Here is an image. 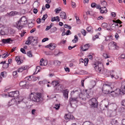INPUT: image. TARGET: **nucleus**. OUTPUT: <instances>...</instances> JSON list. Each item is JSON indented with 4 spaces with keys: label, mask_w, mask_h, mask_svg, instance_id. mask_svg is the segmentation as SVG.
Segmentation results:
<instances>
[{
    "label": "nucleus",
    "mask_w": 125,
    "mask_h": 125,
    "mask_svg": "<svg viewBox=\"0 0 125 125\" xmlns=\"http://www.w3.org/2000/svg\"><path fill=\"white\" fill-rule=\"evenodd\" d=\"M95 70L98 73L104 74L106 75H109L108 74L109 73V71H107L106 70L104 69L103 64L99 61L95 62L93 64Z\"/></svg>",
    "instance_id": "f257e3e1"
},
{
    "label": "nucleus",
    "mask_w": 125,
    "mask_h": 125,
    "mask_svg": "<svg viewBox=\"0 0 125 125\" xmlns=\"http://www.w3.org/2000/svg\"><path fill=\"white\" fill-rule=\"evenodd\" d=\"M42 97V94L41 93H31L29 96V98L32 101L40 102Z\"/></svg>",
    "instance_id": "f03ea898"
},
{
    "label": "nucleus",
    "mask_w": 125,
    "mask_h": 125,
    "mask_svg": "<svg viewBox=\"0 0 125 125\" xmlns=\"http://www.w3.org/2000/svg\"><path fill=\"white\" fill-rule=\"evenodd\" d=\"M103 88V92L105 94H108L110 92V90H112L114 88L113 84L112 83H105L104 84Z\"/></svg>",
    "instance_id": "7ed1b4c3"
},
{
    "label": "nucleus",
    "mask_w": 125,
    "mask_h": 125,
    "mask_svg": "<svg viewBox=\"0 0 125 125\" xmlns=\"http://www.w3.org/2000/svg\"><path fill=\"white\" fill-rule=\"evenodd\" d=\"M80 98V97H73L72 96L70 97L69 100V102L71 106L73 107V105L79 102V99Z\"/></svg>",
    "instance_id": "20e7f679"
},
{
    "label": "nucleus",
    "mask_w": 125,
    "mask_h": 125,
    "mask_svg": "<svg viewBox=\"0 0 125 125\" xmlns=\"http://www.w3.org/2000/svg\"><path fill=\"white\" fill-rule=\"evenodd\" d=\"M97 101L95 98H93L89 101V104L92 107H96L97 106Z\"/></svg>",
    "instance_id": "39448f33"
},
{
    "label": "nucleus",
    "mask_w": 125,
    "mask_h": 125,
    "mask_svg": "<svg viewBox=\"0 0 125 125\" xmlns=\"http://www.w3.org/2000/svg\"><path fill=\"white\" fill-rule=\"evenodd\" d=\"M27 24L20 20L18 21L17 23H16L17 28L20 30L24 27V26Z\"/></svg>",
    "instance_id": "423d86ee"
},
{
    "label": "nucleus",
    "mask_w": 125,
    "mask_h": 125,
    "mask_svg": "<svg viewBox=\"0 0 125 125\" xmlns=\"http://www.w3.org/2000/svg\"><path fill=\"white\" fill-rule=\"evenodd\" d=\"M9 96L10 97H16L19 95V91L16 90L10 92L8 94Z\"/></svg>",
    "instance_id": "0eeeda50"
},
{
    "label": "nucleus",
    "mask_w": 125,
    "mask_h": 125,
    "mask_svg": "<svg viewBox=\"0 0 125 125\" xmlns=\"http://www.w3.org/2000/svg\"><path fill=\"white\" fill-rule=\"evenodd\" d=\"M19 13L18 12L15 11H12L9 13H7L6 15L8 17H10L14 16Z\"/></svg>",
    "instance_id": "6e6552de"
},
{
    "label": "nucleus",
    "mask_w": 125,
    "mask_h": 125,
    "mask_svg": "<svg viewBox=\"0 0 125 125\" xmlns=\"http://www.w3.org/2000/svg\"><path fill=\"white\" fill-rule=\"evenodd\" d=\"M117 89H116L115 90L113 91H112L110 93V95L113 97H116L118 96L119 94V92H117Z\"/></svg>",
    "instance_id": "1a4fd4ad"
},
{
    "label": "nucleus",
    "mask_w": 125,
    "mask_h": 125,
    "mask_svg": "<svg viewBox=\"0 0 125 125\" xmlns=\"http://www.w3.org/2000/svg\"><path fill=\"white\" fill-rule=\"evenodd\" d=\"M13 41V40L10 38H9L7 39H3L2 40V42L4 44H10Z\"/></svg>",
    "instance_id": "9d476101"
},
{
    "label": "nucleus",
    "mask_w": 125,
    "mask_h": 125,
    "mask_svg": "<svg viewBox=\"0 0 125 125\" xmlns=\"http://www.w3.org/2000/svg\"><path fill=\"white\" fill-rule=\"evenodd\" d=\"M90 46L89 44H87L84 45L83 47L82 46H81L80 47V48L81 50L82 51H85L88 49Z\"/></svg>",
    "instance_id": "9b49d317"
},
{
    "label": "nucleus",
    "mask_w": 125,
    "mask_h": 125,
    "mask_svg": "<svg viewBox=\"0 0 125 125\" xmlns=\"http://www.w3.org/2000/svg\"><path fill=\"white\" fill-rule=\"evenodd\" d=\"M65 118L66 120H73L74 119L73 116L70 114H66L65 116Z\"/></svg>",
    "instance_id": "f8f14e48"
},
{
    "label": "nucleus",
    "mask_w": 125,
    "mask_h": 125,
    "mask_svg": "<svg viewBox=\"0 0 125 125\" xmlns=\"http://www.w3.org/2000/svg\"><path fill=\"white\" fill-rule=\"evenodd\" d=\"M47 61L44 60L42 58L40 60V65L41 66H45L47 65Z\"/></svg>",
    "instance_id": "ddd939ff"
},
{
    "label": "nucleus",
    "mask_w": 125,
    "mask_h": 125,
    "mask_svg": "<svg viewBox=\"0 0 125 125\" xmlns=\"http://www.w3.org/2000/svg\"><path fill=\"white\" fill-rule=\"evenodd\" d=\"M27 82L25 81H21L19 83V85L21 86L22 87L24 88H25L26 86L27 85Z\"/></svg>",
    "instance_id": "4468645a"
},
{
    "label": "nucleus",
    "mask_w": 125,
    "mask_h": 125,
    "mask_svg": "<svg viewBox=\"0 0 125 125\" xmlns=\"http://www.w3.org/2000/svg\"><path fill=\"white\" fill-rule=\"evenodd\" d=\"M28 67L27 66H22L19 68L18 70H17L18 72H21L24 70H26L28 68Z\"/></svg>",
    "instance_id": "2eb2a0df"
},
{
    "label": "nucleus",
    "mask_w": 125,
    "mask_h": 125,
    "mask_svg": "<svg viewBox=\"0 0 125 125\" xmlns=\"http://www.w3.org/2000/svg\"><path fill=\"white\" fill-rule=\"evenodd\" d=\"M100 12L101 13H106L107 10L105 7H103L100 8Z\"/></svg>",
    "instance_id": "dca6fc26"
},
{
    "label": "nucleus",
    "mask_w": 125,
    "mask_h": 125,
    "mask_svg": "<svg viewBox=\"0 0 125 125\" xmlns=\"http://www.w3.org/2000/svg\"><path fill=\"white\" fill-rule=\"evenodd\" d=\"M33 38V37L32 36H30L28 37V40L26 41L25 44L27 45H29L31 44V41L32 40Z\"/></svg>",
    "instance_id": "f3484780"
},
{
    "label": "nucleus",
    "mask_w": 125,
    "mask_h": 125,
    "mask_svg": "<svg viewBox=\"0 0 125 125\" xmlns=\"http://www.w3.org/2000/svg\"><path fill=\"white\" fill-rule=\"evenodd\" d=\"M69 93V90L66 89L63 91V95L65 98L67 99L68 97V93Z\"/></svg>",
    "instance_id": "a211bd4d"
},
{
    "label": "nucleus",
    "mask_w": 125,
    "mask_h": 125,
    "mask_svg": "<svg viewBox=\"0 0 125 125\" xmlns=\"http://www.w3.org/2000/svg\"><path fill=\"white\" fill-rule=\"evenodd\" d=\"M60 17L62 19H66L67 18V16L65 12H61L60 13Z\"/></svg>",
    "instance_id": "6ab92c4d"
},
{
    "label": "nucleus",
    "mask_w": 125,
    "mask_h": 125,
    "mask_svg": "<svg viewBox=\"0 0 125 125\" xmlns=\"http://www.w3.org/2000/svg\"><path fill=\"white\" fill-rule=\"evenodd\" d=\"M20 21H22L26 24L27 23V19L25 16H23L20 19Z\"/></svg>",
    "instance_id": "aec40b11"
},
{
    "label": "nucleus",
    "mask_w": 125,
    "mask_h": 125,
    "mask_svg": "<svg viewBox=\"0 0 125 125\" xmlns=\"http://www.w3.org/2000/svg\"><path fill=\"white\" fill-rule=\"evenodd\" d=\"M31 44L33 46L36 45L37 44V39L34 38L33 37V40L31 41Z\"/></svg>",
    "instance_id": "412c9836"
},
{
    "label": "nucleus",
    "mask_w": 125,
    "mask_h": 125,
    "mask_svg": "<svg viewBox=\"0 0 125 125\" xmlns=\"http://www.w3.org/2000/svg\"><path fill=\"white\" fill-rule=\"evenodd\" d=\"M51 21L52 22L55 21H57V22H59L60 21V19H59V17L58 16H57L56 17H52Z\"/></svg>",
    "instance_id": "4be33fe9"
},
{
    "label": "nucleus",
    "mask_w": 125,
    "mask_h": 125,
    "mask_svg": "<svg viewBox=\"0 0 125 125\" xmlns=\"http://www.w3.org/2000/svg\"><path fill=\"white\" fill-rule=\"evenodd\" d=\"M0 63L2 64H3V68H7L9 66L8 64L6 63L5 61H2Z\"/></svg>",
    "instance_id": "5701e85b"
},
{
    "label": "nucleus",
    "mask_w": 125,
    "mask_h": 125,
    "mask_svg": "<svg viewBox=\"0 0 125 125\" xmlns=\"http://www.w3.org/2000/svg\"><path fill=\"white\" fill-rule=\"evenodd\" d=\"M15 60L17 62V63L18 64H20L23 61L22 60L21 61L20 59V57L19 56H17L16 57Z\"/></svg>",
    "instance_id": "b1692460"
},
{
    "label": "nucleus",
    "mask_w": 125,
    "mask_h": 125,
    "mask_svg": "<svg viewBox=\"0 0 125 125\" xmlns=\"http://www.w3.org/2000/svg\"><path fill=\"white\" fill-rule=\"evenodd\" d=\"M59 83V81H54L52 82V84L53 85L54 87L57 86H58Z\"/></svg>",
    "instance_id": "393cba45"
},
{
    "label": "nucleus",
    "mask_w": 125,
    "mask_h": 125,
    "mask_svg": "<svg viewBox=\"0 0 125 125\" xmlns=\"http://www.w3.org/2000/svg\"><path fill=\"white\" fill-rule=\"evenodd\" d=\"M63 88V85H62L59 84L57 87H56V88L59 92H60L62 91Z\"/></svg>",
    "instance_id": "a878e982"
},
{
    "label": "nucleus",
    "mask_w": 125,
    "mask_h": 125,
    "mask_svg": "<svg viewBox=\"0 0 125 125\" xmlns=\"http://www.w3.org/2000/svg\"><path fill=\"white\" fill-rule=\"evenodd\" d=\"M50 49L51 50H53L56 47V45L54 43H50Z\"/></svg>",
    "instance_id": "bb28decb"
},
{
    "label": "nucleus",
    "mask_w": 125,
    "mask_h": 125,
    "mask_svg": "<svg viewBox=\"0 0 125 125\" xmlns=\"http://www.w3.org/2000/svg\"><path fill=\"white\" fill-rule=\"evenodd\" d=\"M111 123L112 125H118V123L117 120L115 119L112 120Z\"/></svg>",
    "instance_id": "cd10ccee"
},
{
    "label": "nucleus",
    "mask_w": 125,
    "mask_h": 125,
    "mask_svg": "<svg viewBox=\"0 0 125 125\" xmlns=\"http://www.w3.org/2000/svg\"><path fill=\"white\" fill-rule=\"evenodd\" d=\"M86 30L88 32H90L91 33H92L93 32V28L91 26H89L87 27L86 28Z\"/></svg>",
    "instance_id": "c85d7f7f"
},
{
    "label": "nucleus",
    "mask_w": 125,
    "mask_h": 125,
    "mask_svg": "<svg viewBox=\"0 0 125 125\" xmlns=\"http://www.w3.org/2000/svg\"><path fill=\"white\" fill-rule=\"evenodd\" d=\"M111 29L114 30H116L118 29L117 27L115 25L114 23L112 24L111 26Z\"/></svg>",
    "instance_id": "c756f323"
},
{
    "label": "nucleus",
    "mask_w": 125,
    "mask_h": 125,
    "mask_svg": "<svg viewBox=\"0 0 125 125\" xmlns=\"http://www.w3.org/2000/svg\"><path fill=\"white\" fill-rule=\"evenodd\" d=\"M47 81L46 80L40 81L39 83V84L41 85H44L45 84H47Z\"/></svg>",
    "instance_id": "7c9ffc66"
},
{
    "label": "nucleus",
    "mask_w": 125,
    "mask_h": 125,
    "mask_svg": "<svg viewBox=\"0 0 125 125\" xmlns=\"http://www.w3.org/2000/svg\"><path fill=\"white\" fill-rule=\"evenodd\" d=\"M53 63L54 65L56 66L59 65L61 64L60 62L57 60L54 61L53 62Z\"/></svg>",
    "instance_id": "2f4dec72"
},
{
    "label": "nucleus",
    "mask_w": 125,
    "mask_h": 125,
    "mask_svg": "<svg viewBox=\"0 0 125 125\" xmlns=\"http://www.w3.org/2000/svg\"><path fill=\"white\" fill-rule=\"evenodd\" d=\"M17 71H14L12 73V74L14 78H17L18 76V74L17 73Z\"/></svg>",
    "instance_id": "473e14b6"
},
{
    "label": "nucleus",
    "mask_w": 125,
    "mask_h": 125,
    "mask_svg": "<svg viewBox=\"0 0 125 125\" xmlns=\"http://www.w3.org/2000/svg\"><path fill=\"white\" fill-rule=\"evenodd\" d=\"M26 0H17V2L19 4H23L25 2Z\"/></svg>",
    "instance_id": "72a5a7b5"
},
{
    "label": "nucleus",
    "mask_w": 125,
    "mask_h": 125,
    "mask_svg": "<svg viewBox=\"0 0 125 125\" xmlns=\"http://www.w3.org/2000/svg\"><path fill=\"white\" fill-rule=\"evenodd\" d=\"M14 100L13 99H11L9 102V104H8L9 106H10L14 104Z\"/></svg>",
    "instance_id": "f704fd0d"
},
{
    "label": "nucleus",
    "mask_w": 125,
    "mask_h": 125,
    "mask_svg": "<svg viewBox=\"0 0 125 125\" xmlns=\"http://www.w3.org/2000/svg\"><path fill=\"white\" fill-rule=\"evenodd\" d=\"M101 4L104 7H105L107 5V3L105 0L101 1Z\"/></svg>",
    "instance_id": "c9c22d12"
},
{
    "label": "nucleus",
    "mask_w": 125,
    "mask_h": 125,
    "mask_svg": "<svg viewBox=\"0 0 125 125\" xmlns=\"http://www.w3.org/2000/svg\"><path fill=\"white\" fill-rule=\"evenodd\" d=\"M34 24L32 22L28 23V26L29 28H31L34 26Z\"/></svg>",
    "instance_id": "e433bc0d"
},
{
    "label": "nucleus",
    "mask_w": 125,
    "mask_h": 125,
    "mask_svg": "<svg viewBox=\"0 0 125 125\" xmlns=\"http://www.w3.org/2000/svg\"><path fill=\"white\" fill-rule=\"evenodd\" d=\"M78 37L76 35H75L74 36V39L72 41V42L73 43H75L77 42L78 41Z\"/></svg>",
    "instance_id": "4c0bfd02"
},
{
    "label": "nucleus",
    "mask_w": 125,
    "mask_h": 125,
    "mask_svg": "<svg viewBox=\"0 0 125 125\" xmlns=\"http://www.w3.org/2000/svg\"><path fill=\"white\" fill-rule=\"evenodd\" d=\"M47 15L46 14H45L43 15L42 18V20L43 21V22H43L44 21L45 19L47 18Z\"/></svg>",
    "instance_id": "58836bf2"
},
{
    "label": "nucleus",
    "mask_w": 125,
    "mask_h": 125,
    "mask_svg": "<svg viewBox=\"0 0 125 125\" xmlns=\"http://www.w3.org/2000/svg\"><path fill=\"white\" fill-rule=\"evenodd\" d=\"M5 7L4 5H2L0 7V11L2 12L5 11Z\"/></svg>",
    "instance_id": "ea45409f"
},
{
    "label": "nucleus",
    "mask_w": 125,
    "mask_h": 125,
    "mask_svg": "<svg viewBox=\"0 0 125 125\" xmlns=\"http://www.w3.org/2000/svg\"><path fill=\"white\" fill-rule=\"evenodd\" d=\"M53 25V24L52 23H51L49 26H47L46 27V28L45 29V31H47L49 30L52 26Z\"/></svg>",
    "instance_id": "a19ab883"
},
{
    "label": "nucleus",
    "mask_w": 125,
    "mask_h": 125,
    "mask_svg": "<svg viewBox=\"0 0 125 125\" xmlns=\"http://www.w3.org/2000/svg\"><path fill=\"white\" fill-rule=\"evenodd\" d=\"M60 104H55V105L54 106V107L53 108H55L56 110H58L60 107Z\"/></svg>",
    "instance_id": "79ce46f5"
},
{
    "label": "nucleus",
    "mask_w": 125,
    "mask_h": 125,
    "mask_svg": "<svg viewBox=\"0 0 125 125\" xmlns=\"http://www.w3.org/2000/svg\"><path fill=\"white\" fill-rule=\"evenodd\" d=\"M92 124L89 121H86L83 122V125H91Z\"/></svg>",
    "instance_id": "37998d69"
},
{
    "label": "nucleus",
    "mask_w": 125,
    "mask_h": 125,
    "mask_svg": "<svg viewBox=\"0 0 125 125\" xmlns=\"http://www.w3.org/2000/svg\"><path fill=\"white\" fill-rule=\"evenodd\" d=\"M102 26L104 28H107L108 25L107 23H104L102 24Z\"/></svg>",
    "instance_id": "c03bdc74"
},
{
    "label": "nucleus",
    "mask_w": 125,
    "mask_h": 125,
    "mask_svg": "<svg viewBox=\"0 0 125 125\" xmlns=\"http://www.w3.org/2000/svg\"><path fill=\"white\" fill-rule=\"evenodd\" d=\"M31 77H33V76H29L28 77H26L25 78V80H27L28 81H31L32 80L31 79Z\"/></svg>",
    "instance_id": "a18cd8bd"
},
{
    "label": "nucleus",
    "mask_w": 125,
    "mask_h": 125,
    "mask_svg": "<svg viewBox=\"0 0 125 125\" xmlns=\"http://www.w3.org/2000/svg\"><path fill=\"white\" fill-rule=\"evenodd\" d=\"M113 21L114 22H116L117 23H119L120 24H121L122 23V22L119 19H118L116 21L113 20Z\"/></svg>",
    "instance_id": "49530a36"
},
{
    "label": "nucleus",
    "mask_w": 125,
    "mask_h": 125,
    "mask_svg": "<svg viewBox=\"0 0 125 125\" xmlns=\"http://www.w3.org/2000/svg\"><path fill=\"white\" fill-rule=\"evenodd\" d=\"M84 65L85 66H86L87 65L88 62L89 61V60L87 58H85L84 59Z\"/></svg>",
    "instance_id": "de8ad7c7"
},
{
    "label": "nucleus",
    "mask_w": 125,
    "mask_h": 125,
    "mask_svg": "<svg viewBox=\"0 0 125 125\" xmlns=\"http://www.w3.org/2000/svg\"><path fill=\"white\" fill-rule=\"evenodd\" d=\"M26 33L25 30H23L21 31V33H20L21 36V37H22L24 35V34Z\"/></svg>",
    "instance_id": "09e8293b"
},
{
    "label": "nucleus",
    "mask_w": 125,
    "mask_h": 125,
    "mask_svg": "<svg viewBox=\"0 0 125 125\" xmlns=\"http://www.w3.org/2000/svg\"><path fill=\"white\" fill-rule=\"evenodd\" d=\"M119 59H125V54H121L120 57H119Z\"/></svg>",
    "instance_id": "8fccbe9b"
},
{
    "label": "nucleus",
    "mask_w": 125,
    "mask_h": 125,
    "mask_svg": "<svg viewBox=\"0 0 125 125\" xmlns=\"http://www.w3.org/2000/svg\"><path fill=\"white\" fill-rule=\"evenodd\" d=\"M27 54L28 56L30 57H32V53L30 51L28 52L27 53Z\"/></svg>",
    "instance_id": "3c124183"
},
{
    "label": "nucleus",
    "mask_w": 125,
    "mask_h": 125,
    "mask_svg": "<svg viewBox=\"0 0 125 125\" xmlns=\"http://www.w3.org/2000/svg\"><path fill=\"white\" fill-rule=\"evenodd\" d=\"M92 95V93L91 94V93H89L86 94V96L88 98H89L91 97Z\"/></svg>",
    "instance_id": "603ef678"
},
{
    "label": "nucleus",
    "mask_w": 125,
    "mask_h": 125,
    "mask_svg": "<svg viewBox=\"0 0 125 125\" xmlns=\"http://www.w3.org/2000/svg\"><path fill=\"white\" fill-rule=\"evenodd\" d=\"M5 34L4 31H3L1 28H0V35H5Z\"/></svg>",
    "instance_id": "864d4df0"
},
{
    "label": "nucleus",
    "mask_w": 125,
    "mask_h": 125,
    "mask_svg": "<svg viewBox=\"0 0 125 125\" xmlns=\"http://www.w3.org/2000/svg\"><path fill=\"white\" fill-rule=\"evenodd\" d=\"M103 56L105 59L109 58L110 57L107 55V54L106 53H104L103 54Z\"/></svg>",
    "instance_id": "5fc2aeb1"
},
{
    "label": "nucleus",
    "mask_w": 125,
    "mask_h": 125,
    "mask_svg": "<svg viewBox=\"0 0 125 125\" xmlns=\"http://www.w3.org/2000/svg\"><path fill=\"white\" fill-rule=\"evenodd\" d=\"M5 16L2 15L0 17V20L1 21H3L5 20Z\"/></svg>",
    "instance_id": "6e6d98bb"
},
{
    "label": "nucleus",
    "mask_w": 125,
    "mask_h": 125,
    "mask_svg": "<svg viewBox=\"0 0 125 125\" xmlns=\"http://www.w3.org/2000/svg\"><path fill=\"white\" fill-rule=\"evenodd\" d=\"M96 6V4L95 3L93 2L92 3L91 5V7L92 8H94Z\"/></svg>",
    "instance_id": "4d7b16f0"
},
{
    "label": "nucleus",
    "mask_w": 125,
    "mask_h": 125,
    "mask_svg": "<svg viewBox=\"0 0 125 125\" xmlns=\"http://www.w3.org/2000/svg\"><path fill=\"white\" fill-rule=\"evenodd\" d=\"M122 88V87L121 89H120V90H121V91H122V92L123 93H125V85L123 87V89Z\"/></svg>",
    "instance_id": "13d9d810"
},
{
    "label": "nucleus",
    "mask_w": 125,
    "mask_h": 125,
    "mask_svg": "<svg viewBox=\"0 0 125 125\" xmlns=\"http://www.w3.org/2000/svg\"><path fill=\"white\" fill-rule=\"evenodd\" d=\"M82 34L84 36L85 35L86 31L85 30H83L81 31Z\"/></svg>",
    "instance_id": "bf43d9fd"
},
{
    "label": "nucleus",
    "mask_w": 125,
    "mask_h": 125,
    "mask_svg": "<svg viewBox=\"0 0 125 125\" xmlns=\"http://www.w3.org/2000/svg\"><path fill=\"white\" fill-rule=\"evenodd\" d=\"M121 103L122 106H125V99L122 100Z\"/></svg>",
    "instance_id": "052dcab7"
},
{
    "label": "nucleus",
    "mask_w": 125,
    "mask_h": 125,
    "mask_svg": "<svg viewBox=\"0 0 125 125\" xmlns=\"http://www.w3.org/2000/svg\"><path fill=\"white\" fill-rule=\"evenodd\" d=\"M51 30L53 32H54L57 30V29L56 27H54L51 29Z\"/></svg>",
    "instance_id": "680f3d73"
},
{
    "label": "nucleus",
    "mask_w": 125,
    "mask_h": 125,
    "mask_svg": "<svg viewBox=\"0 0 125 125\" xmlns=\"http://www.w3.org/2000/svg\"><path fill=\"white\" fill-rule=\"evenodd\" d=\"M21 51L24 54H26L25 50L23 48H21Z\"/></svg>",
    "instance_id": "e2e57ef3"
},
{
    "label": "nucleus",
    "mask_w": 125,
    "mask_h": 125,
    "mask_svg": "<svg viewBox=\"0 0 125 125\" xmlns=\"http://www.w3.org/2000/svg\"><path fill=\"white\" fill-rule=\"evenodd\" d=\"M56 51H55L54 52V54L56 56H58L61 53H62V52H59L57 53H56Z\"/></svg>",
    "instance_id": "0e129e2a"
},
{
    "label": "nucleus",
    "mask_w": 125,
    "mask_h": 125,
    "mask_svg": "<svg viewBox=\"0 0 125 125\" xmlns=\"http://www.w3.org/2000/svg\"><path fill=\"white\" fill-rule=\"evenodd\" d=\"M49 40L48 38H45L43 39L42 40V42H45L48 41Z\"/></svg>",
    "instance_id": "69168bd1"
},
{
    "label": "nucleus",
    "mask_w": 125,
    "mask_h": 125,
    "mask_svg": "<svg viewBox=\"0 0 125 125\" xmlns=\"http://www.w3.org/2000/svg\"><path fill=\"white\" fill-rule=\"evenodd\" d=\"M111 15H112V17H115L116 16L115 13L114 12H112L111 13Z\"/></svg>",
    "instance_id": "338daca9"
},
{
    "label": "nucleus",
    "mask_w": 125,
    "mask_h": 125,
    "mask_svg": "<svg viewBox=\"0 0 125 125\" xmlns=\"http://www.w3.org/2000/svg\"><path fill=\"white\" fill-rule=\"evenodd\" d=\"M38 11V10L36 8H34L33 9V13L35 14H36Z\"/></svg>",
    "instance_id": "774afa93"
}]
</instances>
